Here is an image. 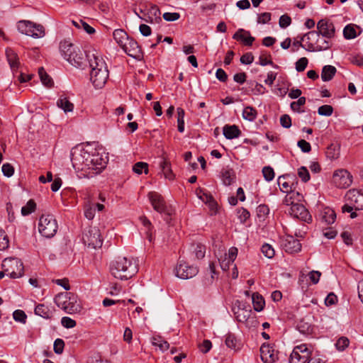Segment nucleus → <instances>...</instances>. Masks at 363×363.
<instances>
[{
	"label": "nucleus",
	"mask_w": 363,
	"mask_h": 363,
	"mask_svg": "<svg viewBox=\"0 0 363 363\" xmlns=\"http://www.w3.org/2000/svg\"><path fill=\"white\" fill-rule=\"evenodd\" d=\"M71 161L76 171H82L84 175L99 174L104 169L107 164V158L96 150L88 151L81 146H77L71 150Z\"/></svg>",
	"instance_id": "nucleus-1"
},
{
	"label": "nucleus",
	"mask_w": 363,
	"mask_h": 363,
	"mask_svg": "<svg viewBox=\"0 0 363 363\" xmlns=\"http://www.w3.org/2000/svg\"><path fill=\"white\" fill-rule=\"evenodd\" d=\"M86 57L91 67L90 80L96 89H101L106 84L109 72L106 62L96 50L86 52Z\"/></svg>",
	"instance_id": "nucleus-2"
},
{
	"label": "nucleus",
	"mask_w": 363,
	"mask_h": 363,
	"mask_svg": "<svg viewBox=\"0 0 363 363\" xmlns=\"http://www.w3.org/2000/svg\"><path fill=\"white\" fill-rule=\"evenodd\" d=\"M138 271V263L133 259L118 257L110 264V272L116 279L127 280Z\"/></svg>",
	"instance_id": "nucleus-3"
},
{
	"label": "nucleus",
	"mask_w": 363,
	"mask_h": 363,
	"mask_svg": "<svg viewBox=\"0 0 363 363\" xmlns=\"http://www.w3.org/2000/svg\"><path fill=\"white\" fill-rule=\"evenodd\" d=\"M54 301L59 308L69 314L79 313L82 308L76 296L70 293L64 292L57 294Z\"/></svg>",
	"instance_id": "nucleus-4"
},
{
	"label": "nucleus",
	"mask_w": 363,
	"mask_h": 363,
	"mask_svg": "<svg viewBox=\"0 0 363 363\" xmlns=\"http://www.w3.org/2000/svg\"><path fill=\"white\" fill-rule=\"evenodd\" d=\"M302 40H307L306 50L308 52H319L329 49L332 44L328 40L320 38L316 31L307 33L301 37Z\"/></svg>",
	"instance_id": "nucleus-5"
},
{
	"label": "nucleus",
	"mask_w": 363,
	"mask_h": 363,
	"mask_svg": "<svg viewBox=\"0 0 363 363\" xmlns=\"http://www.w3.org/2000/svg\"><path fill=\"white\" fill-rule=\"evenodd\" d=\"M17 29L21 33L33 38H41L45 35V28L42 25L30 21L21 20L18 21Z\"/></svg>",
	"instance_id": "nucleus-6"
},
{
	"label": "nucleus",
	"mask_w": 363,
	"mask_h": 363,
	"mask_svg": "<svg viewBox=\"0 0 363 363\" xmlns=\"http://www.w3.org/2000/svg\"><path fill=\"white\" fill-rule=\"evenodd\" d=\"M58 225L52 215L43 214L39 219L38 230L45 238H51L57 233Z\"/></svg>",
	"instance_id": "nucleus-7"
},
{
	"label": "nucleus",
	"mask_w": 363,
	"mask_h": 363,
	"mask_svg": "<svg viewBox=\"0 0 363 363\" xmlns=\"http://www.w3.org/2000/svg\"><path fill=\"white\" fill-rule=\"evenodd\" d=\"M2 268L6 276L12 279L21 277L23 274V264L18 258H6L2 262Z\"/></svg>",
	"instance_id": "nucleus-8"
},
{
	"label": "nucleus",
	"mask_w": 363,
	"mask_h": 363,
	"mask_svg": "<svg viewBox=\"0 0 363 363\" xmlns=\"http://www.w3.org/2000/svg\"><path fill=\"white\" fill-rule=\"evenodd\" d=\"M84 245L94 249L101 247L103 244L100 230L96 227H90L86 230L82 236Z\"/></svg>",
	"instance_id": "nucleus-9"
},
{
	"label": "nucleus",
	"mask_w": 363,
	"mask_h": 363,
	"mask_svg": "<svg viewBox=\"0 0 363 363\" xmlns=\"http://www.w3.org/2000/svg\"><path fill=\"white\" fill-rule=\"evenodd\" d=\"M311 357V351L306 344H301L294 347L289 357L290 363H306Z\"/></svg>",
	"instance_id": "nucleus-10"
},
{
	"label": "nucleus",
	"mask_w": 363,
	"mask_h": 363,
	"mask_svg": "<svg viewBox=\"0 0 363 363\" xmlns=\"http://www.w3.org/2000/svg\"><path fill=\"white\" fill-rule=\"evenodd\" d=\"M352 177L347 170L339 169L334 172L333 182L338 188L346 189L352 184Z\"/></svg>",
	"instance_id": "nucleus-11"
},
{
	"label": "nucleus",
	"mask_w": 363,
	"mask_h": 363,
	"mask_svg": "<svg viewBox=\"0 0 363 363\" xmlns=\"http://www.w3.org/2000/svg\"><path fill=\"white\" fill-rule=\"evenodd\" d=\"M198 272L199 269L196 267L189 265L184 262H179L175 269L176 276L183 279H187L194 277L197 274Z\"/></svg>",
	"instance_id": "nucleus-12"
},
{
	"label": "nucleus",
	"mask_w": 363,
	"mask_h": 363,
	"mask_svg": "<svg viewBox=\"0 0 363 363\" xmlns=\"http://www.w3.org/2000/svg\"><path fill=\"white\" fill-rule=\"evenodd\" d=\"M316 33L322 37L331 39L335 35V28L334 24L328 19H321L317 23Z\"/></svg>",
	"instance_id": "nucleus-13"
},
{
	"label": "nucleus",
	"mask_w": 363,
	"mask_h": 363,
	"mask_svg": "<svg viewBox=\"0 0 363 363\" xmlns=\"http://www.w3.org/2000/svg\"><path fill=\"white\" fill-rule=\"evenodd\" d=\"M148 196L152 206L156 211L160 213H166L168 216L171 215V210L166 206L165 202L160 194L157 192H150Z\"/></svg>",
	"instance_id": "nucleus-14"
},
{
	"label": "nucleus",
	"mask_w": 363,
	"mask_h": 363,
	"mask_svg": "<svg viewBox=\"0 0 363 363\" xmlns=\"http://www.w3.org/2000/svg\"><path fill=\"white\" fill-rule=\"evenodd\" d=\"M279 352L268 343H263L260 347V357L264 363H274L279 359Z\"/></svg>",
	"instance_id": "nucleus-15"
},
{
	"label": "nucleus",
	"mask_w": 363,
	"mask_h": 363,
	"mask_svg": "<svg viewBox=\"0 0 363 363\" xmlns=\"http://www.w3.org/2000/svg\"><path fill=\"white\" fill-rule=\"evenodd\" d=\"M289 213L293 217L308 223L312 220V217L308 211L303 205L298 203L296 204H293L292 206H291Z\"/></svg>",
	"instance_id": "nucleus-16"
},
{
	"label": "nucleus",
	"mask_w": 363,
	"mask_h": 363,
	"mask_svg": "<svg viewBox=\"0 0 363 363\" xmlns=\"http://www.w3.org/2000/svg\"><path fill=\"white\" fill-rule=\"evenodd\" d=\"M345 199L351 205L354 206L355 211L363 209V194L357 189L349 190Z\"/></svg>",
	"instance_id": "nucleus-17"
},
{
	"label": "nucleus",
	"mask_w": 363,
	"mask_h": 363,
	"mask_svg": "<svg viewBox=\"0 0 363 363\" xmlns=\"http://www.w3.org/2000/svg\"><path fill=\"white\" fill-rule=\"evenodd\" d=\"M285 251L290 254L296 253L301 251V244L299 240L295 239L291 235H287L283 242Z\"/></svg>",
	"instance_id": "nucleus-18"
},
{
	"label": "nucleus",
	"mask_w": 363,
	"mask_h": 363,
	"mask_svg": "<svg viewBox=\"0 0 363 363\" xmlns=\"http://www.w3.org/2000/svg\"><path fill=\"white\" fill-rule=\"evenodd\" d=\"M233 38L236 40L242 41L245 45L251 46L255 38L251 36L250 33L242 28H239L233 35Z\"/></svg>",
	"instance_id": "nucleus-19"
},
{
	"label": "nucleus",
	"mask_w": 363,
	"mask_h": 363,
	"mask_svg": "<svg viewBox=\"0 0 363 363\" xmlns=\"http://www.w3.org/2000/svg\"><path fill=\"white\" fill-rule=\"evenodd\" d=\"M68 62L75 67H82L86 62L84 52L78 48L75 50L74 54L71 56V59L69 60Z\"/></svg>",
	"instance_id": "nucleus-20"
},
{
	"label": "nucleus",
	"mask_w": 363,
	"mask_h": 363,
	"mask_svg": "<svg viewBox=\"0 0 363 363\" xmlns=\"http://www.w3.org/2000/svg\"><path fill=\"white\" fill-rule=\"evenodd\" d=\"M60 48L62 55L68 62L69 60L71 59V56L74 54L78 47L68 41H64L60 43Z\"/></svg>",
	"instance_id": "nucleus-21"
},
{
	"label": "nucleus",
	"mask_w": 363,
	"mask_h": 363,
	"mask_svg": "<svg viewBox=\"0 0 363 363\" xmlns=\"http://www.w3.org/2000/svg\"><path fill=\"white\" fill-rule=\"evenodd\" d=\"M55 310L44 304H38L35 308V314L45 319L53 317Z\"/></svg>",
	"instance_id": "nucleus-22"
},
{
	"label": "nucleus",
	"mask_w": 363,
	"mask_h": 363,
	"mask_svg": "<svg viewBox=\"0 0 363 363\" xmlns=\"http://www.w3.org/2000/svg\"><path fill=\"white\" fill-rule=\"evenodd\" d=\"M223 135L228 140L238 138L241 131L235 125H225L223 128Z\"/></svg>",
	"instance_id": "nucleus-23"
},
{
	"label": "nucleus",
	"mask_w": 363,
	"mask_h": 363,
	"mask_svg": "<svg viewBox=\"0 0 363 363\" xmlns=\"http://www.w3.org/2000/svg\"><path fill=\"white\" fill-rule=\"evenodd\" d=\"M123 48L129 56L134 58L138 57L140 53V50L138 43L133 40L129 41L128 45L125 43Z\"/></svg>",
	"instance_id": "nucleus-24"
},
{
	"label": "nucleus",
	"mask_w": 363,
	"mask_h": 363,
	"mask_svg": "<svg viewBox=\"0 0 363 363\" xmlns=\"http://www.w3.org/2000/svg\"><path fill=\"white\" fill-rule=\"evenodd\" d=\"M221 177L223 183L226 186H229L235 182V174L233 169L227 167L223 169L221 172Z\"/></svg>",
	"instance_id": "nucleus-25"
},
{
	"label": "nucleus",
	"mask_w": 363,
	"mask_h": 363,
	"mask_svg": "<svg viewBox=\"0 0 363 363\" xmlns=\"http://www.w3.org/2000/svg\"><path fill=\"white\" fill-rule=\"evenodd\" d=\"M6 55L8 62L12 70H16L19 67V59L17 54L11 48L6 49Z\"/></svg>",
	"instance_id": "nucleus-26"
},
{
	"label": "nucleus",
	"mask_w": 363,
	"mask_h": 363,
	"mask_svg": "<svg viewBox=\"0 0 363 363\" xmlns=\"http://www.w3.org/2000/svg\"><path fill=\"white\" fill-rule=\"evenodd\" d=\"M337 72V69L332 65H325L321 72V79L323 82H329L330 81L335 73Z\"/></svg>",
	"instance_id": "nucleus-27"
},
{
	"label": "nucleus",
	"mask_w": 363,
	"mask_h": 363,
	"mask_svg": "<svg viewBox=\"0 0 363 363\" xmlns=\"http://www.w3.org/2000/svg\"><path fill=\"white\" fill-rule=\"evenodd\" d=\"M140 13H142L144 16H150L152 18L155 20L156 22H161V12L157 6L155 4H151L150 7L147 10V12H145L142 9L140 10Z\"/></svg>",
	"instance_id": "nucleus-28"
},
{
	"label": "nucleus",
	"mask_w": 363,
	"mask_h": 363,
	"mask_svg": "<svg viewBox=\"0 0 363 363\" xmlns=\"http://www.w3.org/2000/svg\"><path fill=\"white\" fill-rule=\"evenodd\" d=\"M57 106L62 108L65 113L72 112L74 109V104L64 96H61L57 101Z\"/></svg>",
	"instance_id": "nucleus-29"
},
{
	"label": "nucleus",
	"mask_w": 363,
	"mask_h": 363,
	"mask_svg": "<svg viewBox=\"0 0 363 363\" xmlns=\"http://www.w3.org/2000/svg\"><path fill=\"white\" fill-rule=\"evenodd\" d=\"M254 309L257 311H262L264 309L265 301L263 297L258 293H254L252 296Z\"/></svg>",
	"instance_id": "nucleus-30"
},
{
	"label": "nucleus",
	"mask_w": 363,
	"mask_h": 363,
	"mask_svg": "<svg viewBox=\"0 0 363 363\" xmlns=\"http://www.w3.org/2000/svg\"><path fill=\"white\" fill-rule=\"evenodd\" d=\"M322 218L326 224H333L335 221L336 213L332 208H325L322 213Z\"/></svg>",
	"instance_id": "nucleus-31"
},
{
	"label": "nucleus",
	"mask_w": 363,
	"mask_h": 363,
	"mask_svg": "<svg viewBox=\"0 0 363 363\" xmlns=\"http://www.w3.org/2000/svg\"><path fill=\"white\" fill-rule=\"evenodd\" d=\"M160 167L164 177L169 180H173L174 175L172 173L170 164L167 160H164L160 162Z\"/></svg>",
	"instance_id": "nucleus-32"
},
{
	"label": "nucleus",
	"mask_w": 363,
	"mask_h": 363,
	"mask_svg": "<svg viewBox=\"0 0 363 363\" xmlns=\"http://www.w3.org/2000/svg\"><path fill=\"white\" fill-rule=\"evenodd\" d=\"M113 36L114 40L121 46L125 44V40H128L127 33L123 29H116L113 31Z\"/></svg>",
	"instance_id": "nucleus-33"
},
{
	"label": "nucleus",
	"mask_w": 363,
	"mask_h": 363,
	"mask_svg": "<svg viewBox=\"0 0 363 363\" xmlns=\"http://www.w3.org/2000/svg\"><path fill=\"white\" fill-rule=\"evenodd\" d=\"M192 253L197 259H203L206 253V247L201 244H193L191 245Z\"/></svg>",
	"instance_id": "nucleus-34"
},
{
	"label": "nucleus",
	"mask_w": 363,
	"mask_h": 363,
	"mask_svg": "<svg viewBox=\"0 0 363 363\" xmlns=\"http://www.w3.org/2000/svg\"><path fill=\"white\" fill-rule=\"evenodd\" d=\"M38 74L42 83L47 87H52L53 86L52 79L47 74L43 67L38 69Z\"/></svg>",
	"instance_id": "nucleus-35"
},
{
	"label": "nucleus",
	"mask_w": 363,
	"mask_h": 363,
	"mask_svg": "<svg viewBox=\"0 0 363 363\" xmlns=\"http://www.w3.org/2000/svg\"><path fill=\"white\" fill-rule=\"evenodd\" d=\"M152 343L153 345L158 347L162 352L167 350L169 347L168 342L160 336L153 337Z\"/></svg>",
	"instance_id": "nucleus-36"
},
{
	"label": "nucleus",
	"mask_w": 363,
	"mask_h": 363,
	"mask_svg": "<svg viewBox=\"0 0 363 363\" xmlns=\"http://www.w3.org/2000/svg\"><path fill=\"white\" fill-rule=\"evenodd\" d=\"M257 110L252 106H247L242 111V117L249 121H253L257 118Z\"/></svg>",
	"instance_id": "nucleus-37"
},
{
	"label": "nucleus",
	"mask_w": 363,
	"mask_h": 363,
	"mask_svg": "<svg viewBox=\"0 0 363 363\" xmlns=\"http://www.w3.org/2000/svg\"><path fill=\"white\" fill-rule=\"evenodd\" d=\"M340 150L339 147L337 145L331 144L330 145L326 150V156L330 160L337 159L339 157Z\"/></svg>",
	"instance_id": "nucleus-38"
},
{
	"label": "nucleus",
	"mask_w": 363,
	"mask_h": 363,
	"mask_svg": "<svg viewBox=\"0 0 363 363\" xmlns=\"http://www.w3.org/2000/svg\"><path fill=\"white\" fill-rule=\"evenodd\" d=\"M177 112L178 131L179 133H183L184 131V110L182 108H177Z\"/></svg>",
	"instance_id": "nucleus-39"
},
{
	"label": "nucleus",
	"mask_w": 363,
	"mask_h": 363,
	"mask_svg": "<svg viewBox=\"0 0 363 363\" xmlns=\"http://www.w3.org/2000/svg\"><path fill=\"white\" fill-rule=\"evenodd\" d=\"M287 195L286 196L284 203L287 206H292L293 204H296L297 203H295V201L294 200V194H296L297 199L296 201H300L303 196L301 194H300L298 192L294 191V192H289L286 193Z\"/></svg>",
	"instance_id": "nucleus-40"
},
{
	"label": "nucleus",
	"mask_w": 363,
	"mask_h": 363,
	"mask_svg": "<svg viewBox=\"0 0 363 363\" xmlns=\"http://www.w3.org/2000/svg\"><path fill=\"white\" fill-rule=\"evenodd\" d=\"M278 184L280 190L284 193L294 192V191L292 190V186L285 181L284 176H280L278 178Z\"/></svg>",
	"instance_id": "nucleus-41"
},
{
	"label": "nucleus",
	"mask_w": 363,
	"mask_h": 363,
	"mask_svg": "<svg viewBox=\"0 0 363 363\" xmlns=\"http://www.w3.org/2000/svg\"><path fill=\"white\" fill-rule=\"evenodd\" d=\"M343 35L345 38L350 40L357 37L356 30L351 24L347 25L343 29Z\"/></svg>",
	"instance_id": "nucleus-42"
},
{
	"label": "nucleus",
	"mask_w": 363,
	"mask_h": 363,
	"mask_svg": "<svg viewBox=\"0 0 363 363\" xmlns=\"http://www.w3.org/2000/svg\"><path fill=\"white\" fill-rule=\"evenodd\" d=\"M133 171L138 174H141L143 172H144L145 174H147L148 164L146 162H138L133 165Z\"/></svg>",
	"instance_id": "nucleus-43"
},
{
	"label": "nucleus",
	"mask_w": 363,
	"mask_h": 363,
	"mask_svg": "<svg viewBox=\"0 0 363 363\" xmlns=\"http://www.w3.org/2000/svg\"><path fill=\"white\" fill-rule=\"evenodd\" d=\"M36 204L32 199L29 200L25 206L21 208V214L23 216H28L33 212L35 209Z\"/></svg>",
	"instance_id": "nucleus-44"
},
{
	"label": "nucleus",
	"mask_w": 363,
	"mask_h": 363,
	"mask_svg": "<svg viewBox=\"0 0 363 363\" xmlns=\"http://www.w3.org/2000/svg\"><path fill=\"white\" fill-rule=\"evenodd\" d=\"M209 275H208L206 277H205L203 282L205 285H210L213 283V281L215 278L216 273V268L215 264L213 262L209 263Z\"/></svg>",
	"instance_id": "nucleus-45"
},
{
	"label": "nucleus",
	"mask_w": 363,
	"mask_h": 363,
	"mask_svg": "<svg viewBox=\"0 0 363 363\" xmlns=\"http://www.w3.org/2000/svg\"><path fill=\"white\" fill-rule=\"evenodd\" d=\"M225 345L228 347L237 350L238 349V340L233 334L229 333L226 335Z\"/></svg>",
	"instance_id": "nucleus-46"
},
{
	"label": "nucleus",
	"mask_w": 363,
	"mask_h": 363,
	"mask_svg": "<svg viewBox=\"0 0 363 363\" xmlns=\"http://www.w3.org/2000/svg\"><path fill=\"white\" fill-rule=\"evenodd\" d=\"M350 340L346 337H340L337 342L335 343V347L337 350L339 351H343L347 348L349 345Z\"/></svg>",
	"instance_id": "nucleus-47"
},
{
	"label": "nucleus",
	"mask_w": 363,
	"mask_h": 363,
	"mask_svg": "<svg viewBox=\"0 0 363 363\" xmlns=\"http://www.w3.org/2000/svg\"><path fill=\"white\" fill-rule=\"evenodd\" d=\"M197 196L205 203L213 198V196L203 189L199 188L196 190Z\"/></svg>",
	"instance_id": "nucleus-48"
},
{
	"label": "nucleus",
	"mask_w": 363,
	"mask_h": 363,
	"mask_svg": "<svg viewBox=\"0 0 363 363\" xmlns=\"http://www.w3.org/2000/svg\"><path fill=\"white\" fill-rule=\"evenodd\" d=\"M306 104V98L304 96L299 97L296 101H293L291 103V108L294 111H296L298 113L303 112V111L300 110L299 106H303Z\"/></svg>",
	"instance_id": "nucleus-49"
},
{
	"label": "nucleus",
	"mask_w": 363,
	"mask_h": 363,
	"mask_svg": "<svg viewBox=\"0 0 363 363\" xmlns=\"http://www.w3.org/2000/svg\"><path fill=\"white\" fill-rule=\"evenodd\" d=\"M333 108L330 105H323L318 109V113L320 116H330L333 114Z\"/></svg>",
	"instance_id": "nucleus-50"
},
{
	"label": "nucleus",
	"mask_w": 363,
	"mask_h": 363,
	"mask_svg": "<svg viewBox=\"0 0 363 363\" xmlns=\"http://www.w3.org/2000/svg\"><path fill=\"white\" fill-rule=\"evenodd\" d=\"M261 250L264 255L267 258H272L274 256V250L273 247L269 244H264L262 246Z\"/></svg>",
	"instance_id": "nucleus-51"
},
{
	"label": "nucleus",
	"mask_w": 363,
	"mask_h": 363,
	"mask_svg": "<svg viewBox=\"0 0 363 363\" xmlns=\"http://www.w3.org/2000/svg\"><path fill=\"white\" fill-rule=\"evenodd\" d=\"M262 174H263L264 178L267 182H270L274 178V169L269 166L264 167L262 169Z\"/></svg>",
	"instance_id": "nucleus-52"
},
{
	"label": "nucleus",
	"mask_w": 363,
	"mask_h": 363,
	"mask_svg": "<svg viewBox=\"0 0 363 363\" xmlns=\"http://www.w3.org/2000/svg\"><path fill=\"white\" fill-rule=\"evenodd\" d=\"M13 319L23 323H26L27 315L23 311L16 310L13 313Z\"/></svg>",
	"instance_id": "nucleus-53"
},
{
	"label": "nucleus",
	"mask_w": 363,
	"mask_h": 363,
	"mask_svg": "<svg viewBox=\"0 0 363 363\" xmlns=\"http://www.w3.org/2000/svg\"><path fill=\"white\" fill-rule=\"evenodd\" d=\"M9 241L7 235L4 230L0 231V250H6L9 247Z\"/></svg>",
	"instance_id": "nucleus-54"
},
{
	"label": "nucleus",
	"mask_w": 363,
	"mask_h": 363,
	"mask_svg": "<svg viewBox=\"0 0 363 363\" xmlns=\"http://www.w3.org/2000/svg\"><path fill=\"white\" fill-rule=\"evenodd\" d=\"M308 63V60L306 57H303L300 58L296 62V69L297 72H301L305 70Z\"/></svg>",
	"instance_id": "nucleus-55"
},
{
	"label": "nucleus",
	"mask_w": 363,
	"mask_h": 363,
	"mask_svg": "<svg viewBox=\"0 0 363 363\" xmlns=\"http://www.w3.org/2000/svg\"><path fill=\"white\" fill-rule=\"evenodd\" d=\"M291 23V18L287 14H284L280 16L279 21V25L281 28H286Z\"/></svg>",
	"instance_id": "nucleus-56"
},
{
	"label": "nucleus",
	"mask_w": 363,
	"mask_h": 363,
	"mask_svg": "<svg viewBox=\"0 0 363 363\" xmlns=\"http://www.w3.org/2000/svg\"><path fill=\"white\" fill-rule=\"evenodd\" d=\"M298 175L303 182H307L310 179V174L305 167L298 169Z\"/></svg>",
	"instance_id": "nucleus-57"
},
{
	"label": "nucleus",
	"mask_w": 363,
	"mask_h": 363,
	"mask_svg": "<svg viewBox=\"0 0 363 363\" xmlns=\"http://www.w3.org/2000/svg\"><path fill=\"white\" fill-rule=\"evenodd\" d=\"M269 213V208L267 205L262 204L257 208V215L259 218H264Z\"/></svg>",
	"instance_id": "nucleus-58"
},
{
	"label": "nucleus",
	"mask_w": 363,
	"mask_h": 363,
	"mask_svg": "<svg viewBox=\"0 0 363 363\" xmlns=\"http://www.w3.org/2000/svg\"><path fill=\"white\" fill-rule=\"evenodd\" d=\"M61 324L66 328H72L76 326V321L69 317L65 316L61 319Z\"/></svg>",
	"instance_id": "nucleus-59"
},
{
	"label": "nucleus",
	"mask_w": 363,
	"mask_h": 363,
	"mask_svg": "<svg viewBox=\"0 0 363 363\" xmlns=\"http://www.w3.org/2000/svg\"><path fill=\"white\" fill-rule=\"evenodd\" d=\"M238 215L240 221L242 223H244L250 216V212L244 208H241L238 211Z\"/></svg>",
	"instance_id": "nucleus-60"
},
{
	"label": "nucleus",
	"mask_w": 363,
	"mask_h": 363,
	"mask_svg": "<svg viewBox=\"0 0 363 363\" xmlns=\"http://www.w3.org/2000/svg\"><path fill=\"white\" fill-rule=\"evenodd\" d=\"M65 342L62 339L57 338L54 342V352L56 354H61L63 352Z\"/></svg>",
	"instance_id": "nucleus-61"
},
{
	"label": "nucleus",
	"mask_w": 363,
	"mask_h": 363,
	"mask_svg": "<svg viewBox=\"0 0 363 363\" xmlns=\"http://www.w3.org/2000/svg\"><path fill=\"white\" fill-rule=\"evenodd\" d=\"M2 172L4 176L10 177L13 174L14 169L13 166L9 163L4 164L1 167Z\"/></svg>",
	"instance_id": "nucleus-62"
},
{
	"label": "nucleus",
	"mask_w": 363,
	"mask_h": 363,
	"mask_svg": "<svg viewBox=\"0 0 363 363\" xmlns=\"http://www.w3.org/2000/svg\"><path fill=\"white\" fill-rule=\"evenodd\" d=\"M162 17L166 21H175L180 18V14L177 12H166L163 14Z\"/></svg>",
	"instance_id": "nucleus-63"
},
{
	"label": "nucleus",
	"mask_w": 363,
	"mask_h": 363,
	"mask_svg": "<svg viewBox=\"0 0 363 363\" xmlns=\"http://www.w3.org/2000/svg\"><path fill=\"white\" fill-rule=\"evenodd\" d=\"M87 363H111L109 361L106 359H102L101 355L99 354H94L90 357L87 361Z\"/></svg>",
	"instance_id": "nucleus-64"
}]
</instances>
